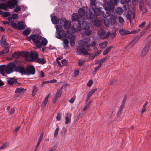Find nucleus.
Instances as JSON below:
<instances>
[{
	"mask_svg": "<svg viewBox=\"0 0 151 151\" xmlns=\"http://www.w3.org/2000/svg\"><path fill=\"white\" fill-rule=\"evenodd\" d=\"M88 38H85L80 41L79 42L80 46L77 48L76 52L79 55L83 54L84 55H89L90 56V59L92 60L94 59L96 54L95 53L94 55H91V54L88 52V51H90L91 50L89 47L90 45L88 43Z\"/></svg>",
	"mask_w": 151,
	"mask_h": 151,
	"instance_id": "1",
	"label": "nucleus"
},
{
	"mask_svg": "<svg viewBox=\"0 0 151 151\" xmlns=\"http://www.w3.org/2000/svg\"><path fill=\"white\" fill-rule=\"evenodd\" d=\"M92 11L90 10L89 11L88 15H85L87 19H89L91 21H92L96 18V16H99L101 15L105 18L106 17V14H104L103 11H102L100 9L97 7H95L94 8H92Z\"/></svg>",
	"mask_w": 151,
	"mask_h": 151,
	"instance_id": "2",
	"label": "nucleus"
},
{
	"mask_svg": "<svg viewBox=\"0 0 151 151\" xmlns=\"http://www.w3.org/2000/svg\"><path fill=\"white\" fill-rule=\"evenodd\" d=\"M71 19L73 22L77 21L76 23L74 24V26L75 27L77 31H81V19L79 17L78 14L76 13H73L71 16Z\"/></svg>",
	"mask_w": 151,
	"mask_h": 151,
	"instance_id": "3",
	"label": "nucleus"
},
{
	"mask_svg": "<svg viewBox=\"0 0 151 151\" xmlns=\"http://www.w3.org/2000/svg\"><path fill=\"white\" fill-rule=\"evenodd\" d=\"M14 65L12 64V62L9 63L7 65H0V70L5 71L7 74H9L13 71V68Z\"/></svg>",
	"mask_w": 151,
	"mask_h": 151,
	"instance_id": "4",
	"label": "nucleus"
},
{
	"mask_svg": "<svg viewBox=\"0 0 151 151\" xmlns=\"http://www.w3.org/2000/svg\"><path fill=\"white\" fill-rule=\"evenodd\" d=\"M43 37L41 36L38 34H35L34 35H31L29 36H27L26 39L27 40L30 41L32 40L33 42L35 44H39L40 41L38 40H41Z\"/></svg>",
	"mask_w": 151,
	"mask_h": 151,
	"instance_id": "5",
	"label": "nucleus"
},
{
	"mask_svg": "<svg viewBox=\"0 0 151 151\" xmlns=\"http://www.w3.org/2000/svg\"><path fill=\"white\" fill-rule=\"evenodd\" d=\"M12 64H14V66L13 69L15 68V71L17 72H19L22 75L24 74L25 68L20 65V63L18 61H16L15 63L12 62Z\"/></svg>",
	"mask_w": 151,
	"mask_h": 151,
	"instance_id": "6",
	"label": "nucleus"
},
{
	"mask_svg": "<svg viewBox=\"0 0 151 151\" xmlns=\"http://www.w3.org/2000/svg\"><path fill=\"white\" fill-rule=\"evenodd\" d=\"M107 2L104 3V7L106 11L107 15H106V17L110 16L111 15V12H113L114 10V6L112 5H109Z\"/></svg>",
	"mask_w": 151,
	"mask_h": 151,
	"instance_id": "7",
	"label": "nucleus"
},
{
	"mask_svg": "<svg viewBox=\"0 0 151 151\" xmlns=\"http://www.w3.org/2000/svg\"><path fill=\"white\" fill-rule=\"evenodd\" d=\"M35 73V68L34 66L32 65H29L25 68V75H34Z\"/></svg>",
	"mask_w": 151,
	"mask_h": 151,
	"instance_id": "8",
	"label": "nucleus"
},
{
	"mask_svg": "<svg viewBox=\"0 0 151 151\" xmlns=\"http://www.w3.org/2000/svg\"><path fill=\"white\" fill-rule=\"evenodd\" d=\"M151 45V42H150L147 43L145 45L144 48L142 49L141 53L140 56L142 58H143L146 55L150 48Z\"/></svg>",
	"mask_w": 151,
	"mask_h": 151,
	"instance_id": "9",
	"label": "nucleus"
},
{
	"mask_svg": "<svg viewBox=\"0 0 151 151\" xmlns=\"http://www.w3.org/2000/svg\"><path fill=\"white\" fill-rule=\"evenodd\" d=\"M30 58H29L27 60V61L30 62H36V60L38 58L39 55L38 53H36L35 54L33 53V52L31 51V53H30L29 55Z\"/></svg>",
	"mask_w": 151,
	"mask_h": 151,
	"instance_id": "10",
	"label": "nucleus"
},
{
	"mask_svg": "<svg viewBox=\"0 0 151 151\" xmlns=\"http://www.w3.org/2000/svg\"><path fill=\"white\" fill-rule=\"evenodd\" d=\"M126 100V96H125L122 101V103L117 113V117H119L122 114V112L125 106V104Z\"/></svg>",
	"mask_w": 151,
	"mask_h": 151,
	"instance_id": "11",
	"label": "nucleus"
},
{
	"mask_svg": "<svg viewBox=\"0 0 151 151\" xmlns=\"http://www.w3.org/2000/svg\"><path fill=\"white\" fill-rule=\"evenodd\" d=\"M18 4V1L17 0H9L7 4L8 7L10 9L14 8L15 6H17Z\"/></svg>",
	"mask_w": 151,
	"mask_h": 151,
	"instance_id": "12",
	"label": "nucleus"
},
{
	"mask_svg": "<svg viewBox=\"0 0 151 151\" xmlns=\"http://www.w3.org/2000/svg\"><path fill=\"white\" fill-rule=\"evenodd\" d=\"M81 29L83 30L87 29L90 28V26L89 23L87 22L86 21H84V19H81Z\"/></svg>",
	"mask_w": 151,
	"mask_h": 151,
	"instance_id": "13",
	"label": "nucleus"
},
{
	"mask_svg": "<svg viewBox=\"0 0 151 151\" xmlns=\"http://www.w3.org/2000/svg\"><path fill=\"white\" fill-rule=\"evenodd\" d=\"M85 7L83 6L82 8H80L78 11V13L81 19H84L83 16L84 15L85 13V11L84 10Z\"/></svg>",
	"mask_w": 151,
	"mask_h": 151,
	"instance_id": "14",
	"label": "nucleus"
},
{
	"mask_svg": "<svg viewBox=\"0 0 151 151\" xmlns=\"http://www.w3.org/2000/svg\"><path fill=\"white\" fill-rule=\"evenodd\" d=\"M91 22H93V25L95 27H100L102 24L101 22V21L99 19H97L96 17V18L94 19L93 21Z\"/></svg>",
	"mask_w": 151,
	"mask_h": 151,
	"instance_id": "15",
	"label": "nucleus"
},
{
	"mask_svg": "<svg viewBox=\"0 0 151 151\" xmlns=\"http://www.w3.org/2000/svg\"><path fill=\"white\" fill-rule=\"evenodd\" d=\"M75 31L77 32L78 31H77L76 30L75 27L74 26V24L73 25V27H70L69 28H68L67 30V33L70 35L73 34Z\"/></svg>",
	"mask_w": 151,
	"mask_h": 151,
	"instance_id": "16",
	"label": "nucleus"
},
{
	"mask_svg": "<svg viewBox=\"0 0 151 151\" xmlns=\"http://www.w3.org/2000/svg\"><path fill=\"white\" fill-rule=\"evenodd\" d=\"M24 23L22 21H21L18 23L17 29L19 30H22L24 29L26 27V26L24 25Z\"/></svg>",
	"mask_w": 151,
	"mask_h": 151,
	"instance_id": "17",
	"label": "nucleus"
},
{
	"mask_svg": "<svg viewBox=\"0 0 151 151\" xmlns=\"http://www.w3.org/2000/svg\"><path fill=\"white\" fill-rule=\"evenodd\" d=\"M47 43V40L46 38H43L42 40L41 43L37 44L36 46L37 47L40 48L42 45L45 46Z\"/></svg>",
	"mask_w": 151,
	"mask_h": 151,
	"instance_id": "18",
	"label": "nucleus"
},
{
	"mask_svg": "<svg viewBox=\"0 0 151 151\" xmlns=\"http://www.w3.org/2000/svg\"><path fill=\"white\" fill-rule=\"evenodd\" d=\"M8 79V80L7 81V82L9 85H13L14 83H17V79L14 78H10Z\"/></svg>",
	"mask_w": 151,
	"mask_h": 151,
	"instance_id": "19",
	"label": "nucleus"
},
{
	"mask_svg": "<svg viewBox=\"0 0 151 151\" xmlns=\"http://www.w3.org/2000/svg\"><path fill=\"white\" fill-rule=\"evenodd\" d=\"M104 2H107L109 5H112L114 6L117 4V0H104Z\"/></svg>",
	"mask_w": 151,
	"mask_h": 151,
	"instance_id": "20",
	"label": "nucleus"
},
{
	"mask_svg": "<svg viewBox=\"0 0 151 151\" xmlns=\"http://www.w3.org/2000/svg\"><path fill=\"white\" fill-rule=\"evenodd\" d=\"M140 37L139 36H137L135 37L134 38L132 41L130 42L129 43V45H130L131 46H133L139 40Z\"/></svg>",
	"mask_w": 151,
	"mask_h": 151,
	"instance_id": "21",
	"label": "nucleus"
},
{
	"mask_svg": "<svg viewBox=\"0 0 151 151\" xmlns=\"http://www.w3.org/2000/svg\"><path fill=\"white\" fill-rule=\"evenodd\" d=\"M29 54L30 52L28 51H22L20 54L21 56L25 57L27 60L29 59Z\"/></svg>",
	"mask_w": 151,
	"mask_h": 151,
	"instance_id": "22",
	"label": "nucleus"
},
{
	"mask_svg": "<svg viewBox=\"0 0 151 151\" xmlns=\"http://www.w3.org/2000/svg\"><path fill=\"white\" fill-rule=\"evenodd\" d=\"M51 20L53 24H57L58 23L59 19L56 16L54 15L52 17Z\"/></svg>",
	"mask_w": 151,
	"mask_h": 151,
	"instance_id": "23",
	"label": "nucleus"
},
{
	"mask_svg": "<svg viewBox=\"0 0 151 151\" xmlns=\"http://www.w3.org/2000/svg\"><path fill=\"white\" fill-rule=\"evenodd\" d=\"M26 91V89L24 88H18L16 89V90L15 91V93H24Z\"/></svg>",
	"mask_w": 151,
	"mask_h": 151,
	"instance_id": "24",
	"label": "nucleus"
},
{
	"mask_svg": "<svg viewBox=\"0 0 151 151\" xmlns=\"http://www.w3.org/2000/svg\"><path fill=\"white\" fill-rule=\"evenodd\" d=\"M119 33L121 35H124L129 34L130 32L129 31L123 29L119 31Z\"/></svg>",
	"mask_w": 151,
	"mask_h": 151,
	"instance_id": "25",
	"label": "nucleus"
},
{
	"mask_svg": "<svg viewBox=\"0 0 151 151\" xmlns=\"http://www.w3.org/2000/svg\"><path fill=\"white\" fill-rule=\"evenodd\" d=\"M109 57V56H105L104 58H102L101 59L97 60V61L96 62L95 64H100V63H101V62H104L105 60Z\"/></svg>",
	"mask_w": 151,
	"mask_h": 151,
	"instance_id": "26",
	"label": "nucleus"
},
{
	"mask_svg": "<svg viewBox=\"0 0 151 151\" xmlns=\"http://www.w3.org/2000/svg\"><path fill=\"white\" fill-rule=\"evenodd\" d=\"M74 39V36L73 35L72 36H71L70 42V45L71 47H73L74 46L75 44Z\"/></svg>",
	"mask_w": 151,
	"mask_h": 151,
	"instance_id": "27",
	"label": "nucleus"
},
{
	"mask_svg": "<svg viewBox=\"0 0 151 151\" xmlns=\"http://www.w3.org/2000/svg\"><path fill=\"white\" fill-rule=\"evenodd\" d=\"M8 7L7 4H6L4 3H1V5L0 6V9H3L4 10H6L7 8Z\"/></svg>",
	"mask_w": 151,
	"mask_h": 151,
	"instance_id": "28",
	"label": "nucleus"
},
{
	"mask_svg": "<svg viewBox=\"0 0 151 151\" xmlns=\"http://www.w3.org/2000/svg\"><path fill=\"white\" fill-rule=\"evenodd\" d=\"M109 21L112 25L115 24L116 23V18L115 17H112L109 19Z\"/></svg>",
	"mask_w": 151,
	"mask_h": 151,
	"instance_id": "29",
	"label": "nucleus"
},
{
	"mask_svg": "<svg viewBox=\"0 0 151 151\" xmlns=\"http://www.w3.org/2000/svg\"><path fill=\"white\" fill-rule=\"evenodd\" d=\"M4 35H3L0 40L1 42L4 45H8V44L6 42L5 38H4Z\"/></svg>",
	"mask_w": 151,
	"mask_h": 151,
	"instance_id": "30",
	"label": "nucleus"
},
{
	"mask_svg": "<svg viewBox=\"0 0 151 151\" xmlns=\"http://www.w3.org/2000/svg\"><path fill=\"white\" fill-rule=\"evenodd\" d=\"M36 62H37L39 63L42 64H44L46 63V60L44 58H40L36 60Z\"/></svg>",
	"mask_w": 151,
	"mask_h": 151,
	"instance_id": "31",
	"label": "nucleus"
},
{
	"mask_svg": "<svg viewBox=\"0 0 151 151\" xmlns=\"http://www.w3.org/2000/svg\"><path fill=\"white\" fill-rule=\"evenodd\" d=\"M71 25V23L70 22L67 20H65V21L64 26L65 28L67 29L68 28L70 27V26Z\"/></svg>",
	"mask_w": 151,
	"mask_h": 151,
	"instance_id": "32",
	"label": "nucleus"
},
{
	"mask_svg": "<svg viewBox=\"0 0 151 151\" xmlns=\"http://www.w3.org/2000/svg\"><path fill=\"white\" fill-rule=\"evenodd\" d=\"M38 90L37 86L35 85L33 86V88L32 91V96H34L36 94V92Z\"/></svg>",
	"mask_w": 151,
	"mask_h": 151,
	"instance_id": "33",
	"label": "nucleus"
},
{
	"mask_svg": "<svg viewBox=\"0 0 151 151\" xmlns=\"http://www.w3.org/2000/svg\"><path fill=\"white\" fill-rule=\"evenodd\" d=\"M21 53L19 52H14L12 54V57L13 58H19L20 56H21V55H20Z\"/></svg>",
	"mask_w": 151,
	"mask_h": 151,
	"instance_id": "34",
	"label": "nucleus"
},
{
	"mask_svg": "<svg viewBox=\"0 0 151 151\" xmlns=\"http://www.w3.org/2000/svg\"><path fill=\"white\" fill-rule=\"evenodd\" d=\"M97 33L99 36H103L105 34L106 32L105 30L104 29H101L99 30L97 32Z\"/></svg>",
	"mask_w": 151,
	"mask_h": 151,
	"instance_id": "35",
	"label": "nucleus"
},
{
	"mask_svg": "<svg viewBox=\"0 0 151 151\" xmlns=\"http://www.w3.org/2000/svg\"><path fill=\"white\" fill-rule=\"evenodd\" d=\"M113 46H110L109 47L107 48L105 51H104L103 52V54L104 55H106L110 50L111 49L113 48Z\"/></svg>",
	"mask_w": 151,
	"mask_h": 151,
	"instance_id": "36",
	"label": "nucleus"
},
{
	"mask_svg": "<svg viewBox=\"0 0 151 151\" xmlns=\"http://www.w3.org/2000/svg\"><path fill=\"white\" fill-rule=\"evenodd\" d=\"M30 33V30L28 28H26L23 32V34L24 35H28Z\"/></svg>",
	"mask_w": 151,
	"mask_h": 151,
	"instance_id": "37",
	"label": "nucleus"
},
{
	"mask_svg": "<svg viewBox=\"0 0 151 151\" xmlns=\"http://www.w3.org/2000/svg\"><path fill=\"white\" fill-rule=\"evenodd\" d=\"M85 30V31L84 32V34L87 36L90 35L92 32V31L90 29V28Z\"/></svg>",
	"mask_w": 151,
	"mask_h": 151,
	"instance_id": "38",
	"label": "nucleus"
},
{
	"mask_svg": "<svg viewBox=\"0 0 151 151\" xmlns=\"http://www.w3.org/2000/svg\"><path fill=\"white\" fill-rule=\"evenodd\" d=\"M99 65L96 67L94 69V71H93L92 73L93 74H95L96 73V71L99 70L100 68L101 67L102 65V63H100V64H99Z\"/></svg>",
	"mask_w": 151,
	"mask_h": 151,
	"instance_id": "39",
	"label": "nucleus"
},
{
	"mask_svg": "<svg viewBox=\"0 0 151 151\" xmlns=\"http://www.w3.org/2000/svg\"><path fill=\"white\" fill-rule=\"evenodd\" d=\"M115 11L118 14H121L122 13V9L120 7H118L115 9Z\"/></svg>",
	"mask_w": 151,
	"mask_h": 151,
	"instance_id": "40",
	"label": "nucleus"
},
{
	"mask_svg": "<svg viewBox=\"0 0 151 151\" xmlns=\"http://www.w3.org/2000/svg\"><path fill=\"white\" fill-rule=\"evenodd\" d=\"M14 20L11 22V25L13 28L17 29L18 28L17 25L14 22Z\"/></svg>",
	"mask_w": 151,
	"mask_h": 151,
	"instance_id": "41",
	"label": "nucleus"
},
{
	"mask_svg": "<svg viewBox=\"0 0 151 151\" xmlns=\"http://www.w3.org/2000/svg\"><path fill=\"white\" fill-rule=\"evenodd\" d=\"M3 17H6L8 16H9L11 15L9 12H3L2 14Z\"/></svg>",
	"mask_w": 151,
	"mask_h": 151,
	"instance_id": "42",
	"label": "nucleus"
},
{
	"mask_svg": "<svg viewBox=\"0 0 151 151\" xmlns=\"http://www.w3.org/2000/svg\"><path fill=\"white\" fill-rule=\"evenodd\" d=\"M63 42L65 44V45H64V46L65 47H68V44L69 43L68 40L66 39H64Z\"/></svg>",
	"mask_w": 151,
	"mask_h": 151,
	"instance_id": "43",
	"label": "nucleus"
},
{
	"mask_svg": "<svg viewBox=\"0 0 151 151\" xmlns=\"http://www.w3.org/2000/svg\"><path fill=\"white\" fill-rule=\"evenodd\" d=\"M144 6V4L142 1L139 4V9L140 11H142Z\"/></svg>",
	"mask_w": 151,
	"mask_h": 151,
	"instance_id": "44",
	"label": "nucleus"
},
{
	"mask_svg": "<svg viewBox=\"0 0 151 151\" xmlns=\"http://www.w3.org/2000/svg\"><path fill=\"white\" fill-rule=\"evenodd\" d=\"M91 103V101H90L88 103L87 105L84 107L83 109V111H86L87 109L89 107L90 105V104Z\"/></svg>",
	"mask_w": 151,
	"mask_h": 151,
	"instance_id": "45",
	"label": "nucleus"
},
{
	"mask_svg": "<svg viewBox=\"0 0 151 151\" xmlns=\"http://www.w3.org/2000/svg\"><path fill=\"white\" fill-rule=\"evenodd\" d=\"M59 129L58 127H57L55 129L54 133V136L55 137H56L57 136L58 134Z\"/></svg>",
	"mask_w": 151,
	"mask_h": 151,
	"instance_id": "46",
	"label": "nucleus"
},
{
	"mask_svg": "<svg viewBox=\"0 0 151 151\" xmlns=\"http://www.w3.org/2000/svg\"><path fill=\"white\" fill-rule=\"evenodd\" d=\"M4 53L5 54L8 53L9 51V47H5L2 50Z\"/></svg>",
	"mask_w": 151,
	"mask_h": 151,
	"instance_id": "47",
	"label": "nucleus"
},
{
	"mask_svg": "<svg viewBox=\"0 0 151 151\" xmlns=\"http://www.w3.org/2000/svg\"><path fill=\"white\" fill-rule=\"evenodd\" d=\"M9 143L8 142H6L5 143L3 144L2 145V147L3 149H4V148L6 147L9 145Z\"/></svg>",
	"mask_w": 151,
	"mask_h": 151,
	"instance_id": "48",
	"label": "nucleus"
},
{
	"mask_svg": "<svg viewBox=\"0 0 151 151\" xmlns=\"http://www.w3.org/2000/svg\"><path fill=\"white\" fill-rule=\"evenodd\" d=\"M21 9V7L20 6H18L16 7L14 9V11L15 12H19Z\"/></svg>",
	"mask_w": 151,
	"mask_h": 151,
	"instance_id": "49",
	"label": "nucleus"
},
{
	"mask_svg": "<svg viewBox=\"0 0 151 151\" xmlns=\"http://www.w3.org/2000/svg\"><path fill=\"white\" fill-rule=\"evenodd\" d=\"M56 31L58 32H61V30L62 29V27L61 26H60V28H59L58 25L56 26Z\"/></svg>",
	"mask_w": 151,
	"mask_h": 151,
	"instance_id": "50",
	"label": "nucleus"
},
{
	"mask_svg": "<svg viewBox=\"0 0 151 151\" xmlns=\"http://www.w3.org/2000/svg\"><path fill=\"white\" fill-rule=\"evenodd\" d=\"M126 17L127 19H129L130 23H131V18L130 14L129 13L127 14L126 15Z\"/></svg>",
	"mask_w": 151,
	"mask_h": 151,
	"instance_id": "51",
	"label": "nucleus"
},
{
	"mask_svg": "<svg viewBox=\"0 0 151 151\" xmlns=\"http://www.w3.org/2000/svg\"><path fill=\"white\" fill-rule=\"evenodd\" d=\"M130 1V0H121V2L122 4H127Z\"/></svg>",
	"mask_w": 151,
	"mask_h": 151,
	"instance_id": "52",
	"label": "nucleus"
},
{
	"mask_svg": "<svg viewBox=\"0 0 151 151\" xmlns=\"http://www.w3.org/2000/svg\"><path fill=\"white\" fill-rule=\"evenodd\" d=\"M48 101V99H45L43 101L42 106H43V107H44L46 106V105Z\"/></svg>",
	"mask_w": 151,
	"mask_h": 151,
	"instance_id": "53",
	"label": "nucleus"
},
{
	"mask_svg": "<svg viewBox=\"0 0 151 151\" xmlns=\"http://www.w3.org/2000/svg\"><path fill=\"white\" fill-rule=\"evenodd\" d=\"M61 116V114L58 112L57 113V116L56 117V119L58 121H60V120Z\"/></svg>",
	"mask_w": 151,
	"mask_h": 151,
	"instance_id": "54",
	"label": "nucleus"
},
{
	"mask_svg": "<svg viewBox=\"0 0 151 151\" xmlns=\"http://www.w3.org/2000/svg\"><path fill=\"white\" fill-rule=\"evenodd\" d=\"M19 17V15L18 14H12V17L13 19H17L18 17Z\"/></svg>",
	"mask_w": 151,
	"mask_h": 151,
	"instance_id": "55",
	"label": "nucleus"
},
{
	"mask_svg": "<svg viewBox=\"0 0 151 151\" xmlns=\"http://www.w3.org/2000/svg\"><path fill=\"white\" fill-rule=\"evenodd\" d=\"M140 31V29H138L137 30H132L130 32L129 34L136 33H137L139 32Z\"/></svg>",
	"mask_w": 151,
	"mask_h": 151,
	"instance_id": "56",
	"label": "nucleus"
},
{
	"mask_svg": "<svg viewBox=\"0 0 151 151\" xmlns=\"http://www.w3.org/2000/svg\"><path fill=\"white\" fill-rule=\"evenodd\" d=\"M61 93H60V90H59L57 91L56 93V94L55 96H56V97H58H58H59H59L61 95Z\"/></svg>",
	"mask_w": 151,
	"mask_h": 151,
	"instance_id": "57",
	"label": "nucleus"
},
{
	"mask_svg": "<svg viewBox=\"0 0 151 151\" xmlns=\"http://www.w3.org/2000/svg\"><path fill=\"white\" fill-rule=\"evenodd\" d=\"M65 124H68L69 123L70 119H69V118L68 116H66L65 118Z\"/></svg>",
	"mask_w": 151,
	"mask_h": 151,
	"instance_id": "58",
	"label": "nucleus"
},
{
	"mask_svg": "<svg viewBox=\"0 0 151 151\" xmlns=\"http://www.w3.org/2000/svg\"><path fill=\"white\" fill-rule=\"evenodd\" d=\"M84 61L82 60H80L78 62V65L80 66H82L84 64Z\"/></svg>",
	"mask_w": 151,
	"mask_h": 151,
	"instance_id": "59",
	"label": "nucleus"
},
{
	"mask_svg": "<svg viewBox=\"0 0 151 151\" xmlns=\"http://www.w3.org/2000/svg\"><path fill=\"white\" fill-rule=\"evenodd\" d=\"M119 22L121 23H124V21L123 18L121 16L119 17Z\"/></svg>",
	"mask_w": 151,
	"mask_h": 151,
	"instance_id": "60",
	"label": "nucleus"
},
{
	"mask_svg": "<svg viewBox=\"0 0 151 151\" xmlns=\"http://www.w3.org/2000/svg\"><path fill=\"white\" fill-rule=\"evenodd\" d=\"M111 35V33L109 32H108L106 35L104 37V39H106L108 38L109 36Z\"/></svg>",
	"mask_w": 151,
	"mask_h": 151,
	"instance_id": "61",
	"label": "nucleus"
},
{
	"mask_svg": "<svg viewBox=\"0 0 151 151\" xmlns=\"http://www.w3.org/2000/svg\"><path fill=\"white\" fill-rule=\"evenodd\" d=\"M57 145H55L49 151H54L57 148Z\"/></svg>",
	"mask_w": 151,
	"mask_h": 151,
	"instance_id": "62",
	"label": "nucleus"
},
{
	"mask_svg": "<svg viewBox=\"0 0 151 151\" xmlns=\"http://www.w3.org/2000/svg\"><path fill=\"white\" fill-rule=\"evenodd\" d=\"M90 1L91 4L92 6L95 5L96 0H90Z\"/></svg>",
	"mask_w": 151,
	"mask_h": 151,
	"instance_id": "63",
	"label": "nucleus"
},
{
	"mask_svg": "<svg viewBox=\"0 0 151 151\" xmlns=\"http://www.w3.org/2000/svg\"><path fill=\"white\" fill-rule=\"evenodd\" d=\"M147 3L150 8H151V0H147Z\"/></svg>",
	"mask_w": 151,
	"mask_h": 151,
	"instance_id": "64",
	"label": "nucleus"
}]
</instances>
